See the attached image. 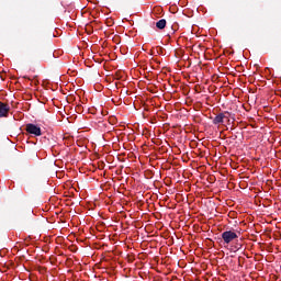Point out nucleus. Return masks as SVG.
I'll list each match as a JSON object with an SVG mask.
<instances>
[{"mask_svg":"<svg viewBox=\"0 0 281 281\" xmlns=\"http://www.w3.org/2000/svg\"><path fill=\"white\" fill-rule=\"evenodd\" d=\"M222 239L224 243H226V245H229V243H233V240L238 239V235L233 231H225L222 234Z\"/></svg>","mask_w":281,"mask_h":281,"instance_id":"obj_1","label":"nucleus"},{"mask_svg":"<svg viewBox=\"0 0 281 281\" xmlns=\"http://www.w3.org/2000/svg\"><path fill=\"white\" fill-rule=\"evenodd\" d=\"M25 131L34 136H42V128L38 125L26 124Z\"/></svg>","mask_w":281,"mask_h":281,"instance_id":"obj_2","label":"nucleus"},{"mask_svg":"<svg viewBox=\"0 0 281 281\" xmlns=\"http://www.w3.org/2000/svg\"><path fill=\"white\" fill-rule=\"evenodd\" d=\"M10 112V105L3 102H0V119L8 117Z\"/></svg>","mask_w":281,"mask_h":281,"instance_id":"obj_3","label":"nucleus"},{"mask_svg":"<svg viewBox=\"0 0 281 281\" xmlns=\"http://www.w3.org/2000/svg\"><path fill=\"white\" fill-rule=\"evenodd\" d=\"M226 114H229V112L217 114V116H215V119H213V124L218 125V124L224 123V119H228V116H226Z\"/></svg>","mask_w":281,"mask_h":281,"instance_id":"obj_4","label":"nucleus"},{"mask_svg":"<svg viewBox=\"0 0 281 281\" xmlns=\"http://www.w3.org/2000/svg\"><path fill=\"white\" fill-rule=\"evenodd\" d=\"M166 25L167 21L165 19H161L157 22L156 27H158V30H165Z\"/></svg>","mask_w":281,"mask_h":281,"instance_id":"obj_5","label":"nucleus"},{"mask_svg":"<svg viewBox=\"0 0 281 281\" xmlns=\"http://www.w3.org/2000/svg\"><path fill=\"white\" fill-rule=\"evenodd\" d=\"M23 79H27V80H30V78H29V77H26V76H23Z\"/></svg>","mask_w":281,"mask_h":281,"instance_id":"obj_6","label":"nucleus"},{"mask_svg":"<svg viewBox=\"0 0 281 281\" xmlns=\"http://www.w3.org/2000/svg\"><path fill=\"white\" fill-rule=\"evenodd\" d=\"M238 265L241 267V261L240 260L238 261Z\"/></svg>","mask_w":281,"mask_h":281,"instance_id":"obj_7","label":"nucleus"},{"mask_svg":"<svg viewBox=\"0 0 281 281\" xmlns=\"http://www.w3.org/2000/svg\"><path fill=\"white\" fill-rule=\"evenodd\" d=\"M226 116H228V119H229V116H231V113H229V114H226Z\"/></svg>","mask_w":281,"mask_h":281,"instance_id":"obj_8","label":"nucleus"},{"mask_svg":"<svg viewBox=\"0 0 281 281\" xmlns=\"http://www.w3.org/2000/svg\"><path fill=\"white\" fill-rule=\"evenodd\" d=\"M240 260H241V258L239 257V258H238V261H240Z\"/></svg>","mask_w":281,"mask_h":281,"instance_id":"obj_9","label":"nucleus"}]
</instances>
